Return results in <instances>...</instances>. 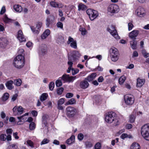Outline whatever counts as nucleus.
I'll return each instance as SVG.
<instances>
[{
    "label": "nucleus",
    "instance_id": "1",
    "mask_svg": "<svg viewBox=\"0 0 149 149\" xmlns=\"http://www.w3.org/2000/svg\"><path fill=\"white\" fill-rule=\"evenodd\" d=\"M24 57L23 55H18L14 59L13 64L17 68H22L25 64Z\"/></svg>",
    "mask_w": 149,
    "mask_h": 149
},
{
    "label": "nucleus",
    "instance_id": "2",
    "mask_svg": "<svg viewBox=\"0 0 149 149\" xmlns=\"http://www.w3.org/2000/svg\"><path fill=\"white\" fill-rule=\"evenodd\" d=\"M141 133L146 140L149 141V124L145 125L142 126Z\"/></svg>",
    "mask_w": 149,
    "mask_h": 149
},
{
    "label": "nucleus",
    "instance_id": "3",
    "mask_svg": "<svg viewBox=\"0 0 149 149\" xmlns=\"http://www.w3.org/2000/svg\"><path fill=\"white\" fill-rule=\"evenodd\" d=\"M110 56L111 60L113 62L116 61L119 58V52L117 49L114 47L110 49Z\"/></svg>",
    "mask_w": 149,
    "mask_h": 149
},
{
    "label": "nucleus",
    "instance_id": "4",
    "mask_svg": "<svg viewBox=\"0 0 149 149\" xmlns=\"http://www.w3.org/2000/svg\"><path fill=\"white\" fill-rule=\"evenodd\" d=\"M115 113H114L110 112L106 114L105 120V121L109 123H111L113 121L118 122V120L115 118Z\"/></svg>",
    "mask_w": 149,
    "mask_h": 149
},
{
    "label": "nucleus",
    "instance_id": "5",
    "mask_svg": "<svg viewBox=\"0 0 149 149\" xmlns=\"http://www.w3.org/2000/svg\"><path fill=\"white\" fill-rule=\"evenodd\" d=\"M81 56V54L78 51H74L71 56H68V61L73 63L74 62H76L78 60Z\"/></svg>",
    "mask_w": 149,
    "mask_h": 149
},
{
    "label": "nucleus",
    "instance_id": "6",
    "mask_svg": "<svg viewBox=\"0 0 149 149\" xmlns=\"http://www.w3.org/2000/svg\"><path fill=\"white\" fill-rule=\"evenodd\" d=\"M124 100L126 104L128 106H131L134 102V96L130 94H127L124 96Z\"/></svg>",
    "mask_w": 149,
    "mask_h": 149
},
{
    "label": "nucleus",
    "instance_id": "7",
    "mask_svg": "<svg viewBox=\"0 0 149 149\" xmlns=\"http://www.w3.org/2000/svg\"><path fill=\"white\" fill-rule=\"evenodd\" d=\"M38 52V54L41 56H43L47 53V45L43 44H41L39 46Z\"/></svg>",
    "mask_w": 149,
    "mask_h": 149
},
{
    "label": "nucleus",
    "instance_id": "8",
    "mask_svg": "<svg viewBox=\"0 0 149 149\" xmlns=\"http://www.w3.org/2000/svg\"><path fill=\"white\" fill-rule=\"evenodd\" d=\"M107 30L111 35L116 39H120V37L118 36L117 32L114 26L111 25L109 26L107 29Z\"/></svg>",
    "mask_w": 149,
    "mask_h": 149
},
{
    "label": "nucleus",
    "instance_id": "9",
    "mask_svg": "<svg viewBox=\"0 0 149 149\" xmlns=\"http://www.w3.org/2000/svg\"><path fill=\"white\" fill-rule=\"evenodd\" d=\"M86 13L91 20H93L98 15V13L97 11L91 9H88L86 11Z\"/></svg>",
    "mask_w": 149,
    "mask_h": 149
},
{
    "label": "nucleus",
    "instance_id": "10",
    "mask_svg": "<svg viewBox=\"0 0 149 149\" xmlns=\"http://www.w3.org/2000/svg\"><path fill=\"white\" fill-rule=\"evenodd\" d=\"M76 109L74 108L69 106L66 109L65 112L67 116L69 117L74 116L76 113Z\"/></svg>",
    "mask_w": 149,
    "mask_h": 149
},
{
    "label": "nucleus",
    "instance_id": "11",
    "mask_svg": "<svg viewBox=\"0 0 149 149\" xmlns=\"http://www.w3.org/2000/svg\"><path fill=\"white\" fill-rule=\"evenodd\" d=\"M61 78L65 82H73L77 78L76 76L70 77L68 74H64Z\"/></svg>",
    "mask_w": 149,
    "mask_h": 149
},
{
    "label": "nucleus",
    "instance_id": "12",
    "mask_svg": "<svg viewBox=\"0 0 149 149\" xmlns=\"http://www.w3.org/2000/svg\"><path fill=\"white\" fill-rule=\"evenodd\" d=\"M108 10L111 13H116L119 11V7L116 4H113L109 6Z\"/></svg>",
    "mask_w": 149,
    "mask_h": 149
},
{
    "label": "nucleus",
    "instance_id": "13",
    "mask_svg": "<svg viewBox=\"0 0 149 149\" xmlns=\"http://www.w3.org/2000/svg\"><path fill=\"white\" fill-rule=\"evenodd\" d=\"M67 43L68 44H70V46L72 48L76 49L77 47L76 41L71 36L69 37Z\"/></svg>",
    "mask_w": 149,
    "mask_h": 149
},
{
    "label": "nucleus",
    "instance_id": "14",
    "mask_svg": "<svg viewBox=\"0 0 149 149\" xmlns=\"http://www.w3.org/2000/svg\"><path fill=\"white\" fill-rule=\"evenodd\" d=\"M136 13L139 17H142L145 15V10L142 7H139L136 11Z\"/></svg>",
    "mask_w": 149,
    "mask_h": 149
},
{
    "label": "nucleus",
    "instance_id": "15",
    "mask_svg": "<svg viewBox=\"0 0 149 149\" xmlns=\"http://www.w3.org/2000/svg\"><path fill=\"white\" fill-rule=\"evenodd\" d=\"M139 31L138 30H134L129 33V37L132 40H135L136 37L139 33Z\"/></svg>",
    "mask_w": 149,
    "mask_h": 149
},
{
    "label": "nucleus",
    "instance_id": "16",
    "mask_svg": "<svg viewBox=\"0 0 149 149\" xmlns=\"http://www.w3.org/2000/svg\"><path fill=\"white\" fill-rule=\"evenodd\" d=\"M17 38L20 42H24L26 41V38L21 30H19L18 31Z\"/></svg>",
    "mask_w": 149,
    "mask_h": 149
},
{
    "label": "nucleus",
    "instance_id": "17",
    "mask_svg": "<svg viewBox=\"0 0 149 149\" xmlns=\"http://www.w3.org/2000/svg\"><path fill=\"white\" fill-rule=\"evenodd\" d=\"M54 19V17L53 15L49 16L46 20V25L47 27H49Z\"/></svg>",
    "mask_w": 149,
    "mask_h": 149
},
{
    "label": "nucleus",
    "instance_id": "18",
    "mask_svg": "<svg viewBox=\"0 0 149 149\" xmlns=\"http://www.w3.org/2000/svg\"><path fill=\"white\" fill-rule=\"evenodd\" d=\"M89 86V84L85 79L84 80L81 81L79 84L80 88L83 89H85L87 88Z\"/></svg>",
    "mask_w": 149,
    "mask_h": 149
},
{
    "label": "nucleus",
    "instance_id": "19",
    "mask_svg": "<svg viewBox=\"0 0 149 149\" xmlns=\"http://www.w3.org/2000/svg\"><path fill=\"white\" fill-rule=\"evenodd\" d=\"M8 41L5 37L0 38V46L1 47H5L8 44Z\"/></svg>",
    "mask_w": 149,
    "mask_h": 149
},
{
    "label": "nucleus",
    "instance_id": "20",
    "mask_svg": "<svg viewBox=\"0 0 149 149\" xmlns=\"http://www.w3.org/2000/svg\"><path fill=\"white\" fill-rule=\"evenodd\" d=\"M13 81L10 80L7 81L5 84L7 88L9 90H11L13 88L14 86L13 84Z\"/></svg>",
    "mask_w": 149,
    "mask_h": 149
},
{
    "label": "nucleus",
    "instance_id": "21",
    "mask_svg": "<svg viewBox=\"0 0 149 149\" xmlns=\"http://www.w3.org/2000/svg\"><path fill=\"white\" fill-rule=\"evenodd\" d=\"M145 81V79H141L138 78L137 79V86L138 87H141L144 84Z\"/></svg>",
    "mask_w": 149,
    "mask_h": 149
},
{
    "label": "nucleus",
    "instance_id": "22",
    "mask_svg": "<svg viewBox=\"0 0 149 149\" xmlns=\"http://www.w3.org/2000/svg\"><path fill=\"white\" fill-rule=\"evenodd\" d=\"M50 34V31L47 29L46 30L41 36V38L42 39H45Z\"/></svg>",
    "mask_w": 149,
    "mask_h": 149
},
{
    "label": "nucleus",
    "instance_id": "23",
    "mask_svg": "<svg viewBox=\"0 0 149 149\" xmlns=\"http://www.w3.org/2000/svg\"><path fill=\"white\" fill-rule=\"evenodd\" d=\"M130 43L131 48L133 49H135L136 48L137 44V42L135 40H133L130 41Z\"/></svg>",
    "mask_w": 149,
    "mask_h": 149
},
{
    "label": "nucleus",
    "instance_id": "24",
    "mask_svg": "<svg viewBox=\"0 0 149 149\" xmlns=\"http://www.w3.org/2000/svg\"><path fill=\"white\" fill-rule=\"evenodd\" d=\"M13 8L17 12H20L22 10V7L18 4L14 5L13 6Z\"/></svg>",
    "mask_w": 149,
    "mask_h": 149
},
{
    "label": "nucleus",
    "instance_id": "25",
    "mask_svg": "<svg viewBox=\"0 0 149 149\" xmlns=\"http://www.w3.org/2000/svg\"><path fill=\"white\" fill-rule=\"evenodd\" d=\"M96 76V74L95 73H93L85 78L86 80L88 81H92Z\"/></svg>",
    "mask_w": 149,
    "mask_h": 149
},
{
    "label": "nucleus",
    "instance_id": "26",
    "mask_svg": "<svg viewBox=\"0 0 149 149\" xmlns=\"http://www.w3.org/2000/svg\"><path fill=\"white\" fill-rule=\"evenodd\" d=\"M75 139V136L74 135H72L66 141V143L70 145L74 142Z\"/></svg>",
    "mask_w": 149,
    "mask_h": 149
},
{
    "label": "nucleus",
    "instance_id": "27",
    "mask_svg": "<svg viewBox=\"0 0 149 149\" xmlns=\"http://www.w3.org/2000/svg\"><path fill=\"white\" fill-rule=\"evenodd\" d=\"M56 41L58 43H63L65 42V40L64 38L61 36H59L57 37Z\"/></svg>",
    "mask_w": 149,
    "mask_h": 149
},
{
    "label": "nucleus",
    "instance_id": "28",
    "mask_svg": "<svg viewBox=\"0 0 149 149\" xmlns=\"http://www.w3.org/2000/svg\"><path fill=\"white\" fill-rule=\"evenodd\" d=\"M139 145L137 143H133L131 146V149H140Z\"/></svg>",
    "mask_w": 149,
    "mask_h": 149
},
{
    "label": "nucleus",
    "instance_id": "29",
    "mask_svg": "<svg viewBox=\"0 0 149 149\" xmlns=\"http://www.w3.org/2000/svg\"><path fill=\"white\" fill-rule=\"evenodd\" d=\"M9 94L7 93H4L1 98V99L3 101H5L7 100L9 97Z\"/></svg>",
    "mask_w": 149,
    "mask_h": 149
},
{
    "label": "nucleus",
    "instance_id": "30",
    "mask_svg": "<svg viewBox=\"0 0 149 149\" xmlns=\"http://www.w3.org/2000/svg\"><path fill=\"white\" fill-rule=\"evenodd\" d=\"M67 63L69 66V67L68 68V69L67 70V72L68 73H70V70H71L72 71V67L73 63L71 62L68 61Z\"/></svg>",
    "mask_w": 149,
    "mask_h": 149
},
{
    "label": "nucleus",
    "instance_id": "31",
    "mask_svg": "<svg viewBox=\"0 0 149 149\" xmlns=\"http://www.w3.org/2000/svg\"><path fill=\"white\" fill-rule=\"evenodd\" d=\"M85 145L86 148H90L93 146V144L91 142L87 141L85 142Z\"/></svg>",
    "mask_w": 149,
    "mask_h": 149
},
{
    "label": "nucleus",
    "instance_id": "32",
    "mask_svg": "<svg viewBox=\"0 0 149 149\" xmlns=\"http://www.w3.org/2000/svg\"><path fill=\"white\" fill-rule=\"evenodd\" d=\"M30 28L33 33L34 34H38L40 31V29H37L36 27L35 28L33 26H31Z\"/></svg>",
    "mask_w": 149,
    "mask_h": 149
},
{
    "label": "nucleus",
    "instance_id": "33",
    "mask_svg": "<svg viewBox=\"0 0 149 149\" xmlns=\"http://www.w3.org/2000/svg\"><path fill=\"white\" fill-rule=\"evenodd\" d=\"M48 94L46 93H43L42 94L40 97V100L43 102L47 98Z\"/></svg>",
    "mask_w": 149,
    "mask_h": 149
},
{
    "label": "nucleus",
    "instance_id": "34",
    "mask_svg": "<svg viewBox=\"0 0 149 149\" xmlns=\"http://www.w3.org/2000/svg\"><path fill=\"white\" fill-rule=\"evenodd\" d=\"M13 81L14 84L17 86H20L22 82L21 80L20 79L14 80Z\"/></svg>",
    "mask_w": 149,
    "mask_h": 149
},
{
    "label": "nucleus",
    "instance_id": "35",
    "mask_svg": "<svg viewBox=\"0 0 149 149\" xmlns=\"http://www.w3.org/2000/svg\"><path fill=\"white\" fill-rule=\"evenodd\" d=\"M75 102L76 101L75 99L74 98H72L66 102L65 103V105H67L69 104H75Z\"/></svg>",
    "mask_w": 149,
    "mask_h": 149
},
{
    "label": "nucleus",
    "instance_id": "36",
    "mask_svg": "<svg viewBox=\"0 0 149 149\" xmlns=\"http://www.w3.org/2000/svg\"><path fill=\"white\" fill-rule=\"evenodd\" d=\"M78 10H84L86 9V6L82 3L79 4L78 6Z\"/></svg>",
    "mask_w": 149,
    "mask_h": 149
},
{
    "label": "nucleus",
    "instance_id": "37",
    "mask_svg": "<svg viewBox=\"0 0 149 149\" xmlns=\"http://www.w3.org/2000/svg\"><path fill=\"white\" fill-rule=\"evenodd\" d=\"M126 79V77L124 75L120 77L119 79V82L120 84H123L125 81Z\"/></svg>",
    "mask_w": 149,
    "mask_h": 149
},
{
    "label": "nucleus",
    "instance_id": "38",
    "mask_svg": "<svg viewBox=\"0 0 149 149\" xmlns=\"http://www.w3.org/2000/svg\"><path fill=\"white\" fill-rule=\"evenodd\" d=\"M6 149H19V148L16 145L13 144L8 146Z\"/></svg>",
    "mask_w": 149,
    "mask_h": 149
},
{
    "label": "nucleus",
    "instance_id": "39",
    "mask_svg": "<svg viewBox=\"0 0 149 149\" xmlns=\"http://www.w3.org/2000/svg\"><path fill=\"white\" fill-rule=\"evenodd\" d=\"M79 31L81 32V34L83 36L86 35L87 33V31L86 29L83 28H80Z\"/></svg>",
    "mask_w": 149,
    "mask_h": 149
},
{
    "label": "nucleus",
    "instance_id": "40",
    "mask_svg": "<svg viewBox=\"0 0 149 149\" xmlns=\"http://www.w3.org/2000/svg\"><path fill=\"white\" fill-rule=\"evenodd\" d=\"M17 110L18 111L17 114L20 115L24 111V109L22 107L19 106L17 108Z\"/></svg>",
    "mask_w": 149,
    "mask_h": 149
},
{
    "label": "nucleus",
    "instance_id": "41",
    "mask_svg": "<svg viewBox=\"0 0 149 149\" xmlns=\"http://www.w3.org/2000/svg\"><path fill=\"white\" fill-rule=\"evenodd\" d=\"M126 137L130 138L132 137V136L130 135H127V134L125 133L122 134L120 136L121 138L123 139Z\"/></svg>",
    "mask_w": 149,
    "mask_h": 149
},
{
    "label": "nucleus",
    "instance_id": "42",
    "mask_svg": "<svg viewBox=\"0 0 149 149\" xmlns=\"http://www.w3.org/2000/svg\"><path fill=\"white\" fill-rule=\"evenodd\" d=\"M36 127V125L35 123L33 122H31L29 125L30 129L31 130H34Z\"/></svg>",
    "mask_w": 149,
    "mask_h": 149
},
{
    "label": "nucleus",
    "instance_id": "43",
    "mask_svg": "<svg viewBox=\"0 0 149 149\" xmlns=\"http://www.w3.org/2000/svg\"><path fill=\"white\" fill-rule=\"evenodd\" d=\"M79 72V70L78 69H74L72 67V75H74L77 74Z\"/></svg>",
    "mask_w": 149,
    "mask_h": 149
},
{
    "label": "nucleus",
    "instance_id": "44",
    "mask_svg": "<svg viewBox=\"0 0 149 149\" xmlns=\"http://www.w3.org/2000/svg\"><path fill=\"white\" fill-rule=\"evenodd\" d=\"M3 20L6 23H8L10 22L11 20V19L8 18L7 17L6 15H5L4 16V17L3 19Z\"/></svg>",
    "mask_w": 149,
    "mask_h": 149
},
{
    "label": "nucleus",
    "instance_id": "45",
    "mask_svg": "<svg viewBox=\"0 0 149 149\" xmlns=\"http://www.w3.org/2000/svg\"><path fill=\"white\" fill-rule=\"evenodd\" d=\"M54 86V83L53 82H51L49 85V88L50 90L52 91Z\"/></svg>",
    "mask_w": 149,
    "mask_h": 149
},
{
    "label": "nucleus",
    "instance_id": "46",
    "mask_svg": "<svg viewBox=\"0 0 149 149\" xmlns=\"http://www.w3.org/2000/svg\"><path fill=\"white\" fill-rule=\"evenodd\" d=\"M49 142V140L47 139H44L40 143V145H42L48 143Z\"/></svg>",
    "mask_w": 149,
    "mask_h": 149
},
{
    "label": "nucleus",
    "instance_id": "47",
    "mask_svg": "<svg viewBox=\"0 0 149 149\" xmlns=\"http://www.w3.org/2000/svg\"><path fill=\"white\" fill-rule=\"evenodd\" d=\"M1 140L5 141L6 139V135L5 134H1L0 136Z\"/></svg>",
    "mask_w": 149,
    "mask_h": 149
},
{
    "label": "nucleus",
    "instance_id": "48",
    "mask_svg": "<svg viewBox=\"0 0 149 149\" xmlns=\"http://www.w3.org/2000/svg\"><path fill=\"white\" fill-rule=\"evenodd\" d=\"M56 85L57 87H60L62 85V83L60 80H58L56 82Z\"/></svg>",
    "mask_w": 149,
    "mask_h": 149
},
{
    "label": "nucleus",
    "instance_id": "49",
    "mask_svg": "<svg viewBox=\"0 0 149 149\" xmlns=\"http://www.w3.org/2000/svg\"><path fill=\"white\" fill-rule=\"evenodd\" d=\"M42 26V23L41 22H37L36 24V28L37 29H40Z\"/></svg>",
    "mask_w": 149,
    "mask_h": 149
},
{
    "label": "nucleus",
    "instance_id": "50",
    "mask_svg": "<svg viewBox=\"0 0 149 149\" xmlns=\"http://www.w3.org/2000/svg\"><path fill=\"white\" fill-rule=\"evenodd\" d=\"M78 139L80 141H82L84 137V135L82 133H80L78 134Z\"/></svg>",
    "mask_w": 149,
    "mask_h": 149
},
{
    "label": "nucleus",
    "instance_id": "51",
    "mask_svg": "<svg viewBox=\"0 0 149 149\" xmlns=\"http://www.w3.org/2000/svg\"><path fill=\"white\" fill-rule=\"evenodd\" d=\"M142 54L145 58L149 57V53L146 52L145 50H143L142 51Z\"/></svg>",
    "mask_w": 149,
    "mask_h": 149
},
{
    "label": "nucleus",
    "instance_id": "52",
    "mask_svg": "<svg viewBox=\"0 0 149 149\" xmlns=\"http://www.w3.org/2000/svg\"><path fill=\"white\" fill-rule=\"evenodd\" d=\"M64 89L62 87H61L59 88L57 90V93L58 95H61Z\"/></svg>",
    "mask_w": 149,
    "mask_h": 149
},
{
    "label": "nucleus",
    "instance_id": "53",
    "mask_svg": "<svg viewBox=\"0 0 149 149\" xmlns=\"http://www.w3.org/2000/svg\"><path fill=\"white\" fill-rule=\"evenodd\" d=\"M64 102V99L63 98H61L57 102V104L62 105Z\"/></svg>",
    "mask_w": 149,
    "mask_h": 149
},
{
    "label": "nucleus",
    "instance_id": "54",
    "mask_svg": "<svg viewBox=\"0 0 149 149\" xmlns=\"http://www.w3.org/2000/svg\"><path fill=\"white\" fill-rule=\"evenodd\" d=\"M135 116L134 115H131L130 116V121L131 123H133L134 121Z\"/></svg>",
    "mask_w": 149,
    "mask_h": 149
},
{
    "label": "nucleus",
    "instance_id": "55",
    "mask_svg": "<svg viewBox=\"0 0 149 149\" xmlns=\"http://www.w3.org/2000/svg\"><path fill=\"white\" fill-rule=\"evenodd\" d=\"M57 3L53 1H51L50 2V4L51 6L54 8L57 7Z\"/></svg>",
    "mask_w": 149,
    "mask_h": 149
},
{
    "label": "nucleus",
    "instance_id": "56",
    "mask_svg": "<svg viewBox=\"0 0 149 149\" xmlns=\"http://www.w3.org/2000/svg\"><path fill=\"white\" fill-rule=\"evenodd\" d=\"M6 11V9L5 7L4 6H3L0 12V14L3 15V14Z\"/></svg>",
    "mask_w": 149,
    "mask_h": 149
},
{
    "label": "nucleus",
    "instance_id": "57",
    "mask_svg": "<svg viewBox=\"0 0 149 149\" xmlns=\"http://www.w3.org/2000/svg\"><path fill=\"white\" fill-rule=\"evenodd\" d=\"M56 25L58 28H60L61 29H63V24L62 22H58L57 23Z\"/></svg>",
    "mask_w": 149,
    "mask_h": 149
},
{
    "label": "nucleus",
    "instance_id": "58",
    "mask_svg": "<svg viewBox=\"0 0 149 149\" xmlns=\"http://www.w3.org/2000/svg\"><path fill=\"white\" fill-rule=\"evenodd\" d=\"M101 145L99 143H97L95 145V149H100Z\"/></svg>",
    "mask_w": 149,
    "mask_h": 149
},
{
    "label": "nucleus",
    "instance_id": "59",
    "mask_svg": "<svg viewBox=\"0 0 149 149\" xmlns=\"http://www.w3.org/2000/svg\"><path fill=\"white\" fill-rule=\"evenodd\" d=\"M18 96V95L17 94H15L11 98V100L13 102L15 101L17 98Z\"/></svg>",
    "mask_w": 149,
    "mask_h": 149
},
{
    "label": "nucleus",
    "instance_id": "60",
    "mask_svg": "<svg viewBox=\"0 0 149 149\" xmlns=\"http://www.w3.org/2000/svg\"><path fill=\"white\" fill-rule=\"evenodd\" d=\"M128 30L130 31L134 27L132 24L131 23H129L128 24Z\"/></svg>",
    "mask_w": 149,
    "mask_h": 149
},
{
    "label": "nucleus",
    "instance_id": "61",
    "mask_svg": "<svg viewBox=\"0 0 149 149\" xmlns=\"http://www.w3.org/2000/svg\"><path fill=\"white\" fill-rule=\"evenodd\" d=\"M27 143L30 146L32 147L33 146V143L30 140H28L27 141Z\"/></svg>",
    "mask_w": 149,
    "mask_h": 149
},
{
    "label": "nucleus",
    "instance_id": "62",
    "mask_svg": "<svg viewBox=\"0 0 149 149\" xmlns=\"http://www.w3.org/2000/svg\"><path fill=\"white\" fill-rule=\"evenodd\" d=\"M73 96V94L71 93H67L66 95V97L67 98H70L72 97Z\"/></svg>",
    "mask_w": 149,
    "mask_h": 149
},
{
    "label": "nucleus",
    "instance_id": "63",
    "mask_svg": "<svg viewBox=\"0 0 149 149\" xmlns=\"http://www.w3.org/2000/svg\"><path fill=\"white\" fill-rule=\"evenodd\" d=\"M47 116L46 114H44L42 116V121H47Z\"/></svg>",
    "mask_w": 149,
    "mask_h": 149
},
{
    "label": "nucleus",
    "instance_id": "64",
    "mask_svg": "<svg viewBox=\"0 0 149 149\" xmlns=\"http://www.w3.org/2000/svg\"><path fill=\"white\" fill-rule=\"evenodd\" d=\"M24 50L22 49H20L18 51V53L19 54V55H23V53L24 52Z\"/></svg>",
    "mask_w": 149,
    "mask_h": 149
}]
</instances>
